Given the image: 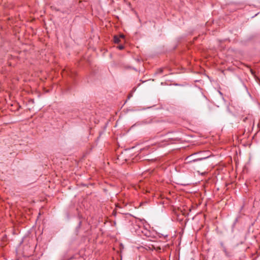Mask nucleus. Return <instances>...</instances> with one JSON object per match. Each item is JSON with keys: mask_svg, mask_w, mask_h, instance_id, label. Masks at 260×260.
Masks as SVG:
<instances>
[{"mask_svg": "<svg viewBox=\"0 0 260 260\" xmlns=\"http://www.w3.org/2000/svg\"><path fill=\"white\" fill-rule=\"evenodd\" d=\"M208 156H209L208 155H201V156H199L198 157V158H197L196 159L201 160L203 158H206L208 157Z\"/></svg>", "mask_w": 260, "mask_h": 260, "instance_id": "f257e3e1", "label": "nucleus"}, {"mask_svg": "<svg viewBox=\"0 0 260 260\" xmlns=\"http://www.w3.org/2000/svg\"><path fill=\"white\" fill-rule=\"evenodd\" d=\"M114 42L115 43H119V38L117 37V36H115L114 38Z\"/></svg>", "mask_w": 260, "mask_h": 260, "instance_id": "f03ea898", "label": "nucleus"}, {"mask_svg": "<svg viewBox=\"0 0 260 260\" xmlns=\"http://www.w3.org/2000/svg\"><path fill=\"white\" fill-rule=\"evenodd\" d=\"M118 48H119V49L121 50V49H122L123 48V46H119L118 47Z\"/></svg>", "mask_w": 260, "mask_h": 260, "instance_id": "7ed1b4c3", "label": "nucleus"}, {"mask_svg": "<svg viewBox=\"0 0 260 260\" xmlns=\"http://www.w3.org/2000/svg\"><path fill=\"white\" fill-rule=\"evenodd\" d=\"M124 35H120V36H119V38H124Z\"/></svg>", "mask_w": 260, "mask_h": 260, "instance_id": "20e7f679", "label": "nucleus"}]
</instances>
